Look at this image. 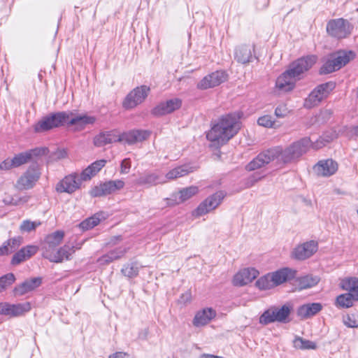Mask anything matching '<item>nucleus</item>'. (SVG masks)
Segmentation results:
<instances>
[{
	"mask_svg": "<svg viewBox=\"0 0 358 358\" xmlns=\"http://www.w3.org/2000/svg\"><path fill=\"white\" fill-rule=\"evenodd\" d=\"M310 147V139L303 138L283 148L276 146L259 153L246 166L247 170L254 171L276 160L278 164H287L297 161Z\"/></svg>",
	"mask_w": 358,
	"mask_h": 358,
	"instance_id": "obj_1",
	"label": "nucleus"
},
{
	"mask_svg": "<svg viewBox=\"0 0 358 358\" xmlns=\"http://www.w3.org/2000/svg\"><path fill=\"white\" fill-rule=\"evenodd\" d=\"M241 127L240 117L236 114L222 116L206 134L211 146L218 148L236 135Z\"/></svg>",
	"mask_w": 358,
	"mask_h": 358,
	"instance_id": "obj_2",
	"label": "nucleus"
},
{
	"mask_svg": "<svg viewBox=\"0 0 358 358\" xmlns=\"http://www.w3.org/2000/svg\"><path fill=\"white\" fill-rule=\"evenodd\" d=\"M292 310V306L285 303L281 307L271 306L265 310L259 317V323L267 325L275 322L285 323Z\"/></svg>",
	"mask_w": 358,
	"mask_h": 358,
	"instance_id": "obj_3",
	"label": "nucleus"
},
{
	"mask_svg": "<svg viewBox=\"0 0 358 358\" xmlns=\"http://www.w3.org/2000/svg\"><path fill=\"white\" fill-rule=\"evenodd\" d=\"M73 114L67 112L51 113L43 117L34 125L36 132H44L59 127L67 122Z\"/></svg>",
	"mask_w": 358,
	"mask_h": 358,
	"instance_id": "obj_4",
	"label": "nucleus"
},
{
	"mask_svg": "<svg viewBox=\"0 0 358 358\" xmlns=\"http://www.w3.org/2000/svg\"><path fill=\"white\" fill-rule=\"evenodd\" d=\"M334 87V84L331 83H326L317 86L304 100V108L310 109L317 106L328 96Z\"/></svg>",
	"mask_w": 358,
	"mask_h": 358,
	"instance_id": "obj_5",
	"label": "nucleus"
},
{
	"mask_svg": "<svg viewBox=\"0 0 358 358\" xmlns=\"http://www.w3.org/2000/svg\"><path fill=\"white\" fill-rule=\"evenodd\" d=\"M317 61L315 55H308L306 57H301L296 61L291 63L287 70L292 76V78L296 80H301L303 74L310 69Z\"/></svg>",
	"mask_w": 358,
	"mask_h": 358,
	"instance_id": "obj_6",
	"label": "nucleus"
},
{
	"mask_svg": "<svg viewBox=\"0 0 358 358\" xmlns=\"http://www.w3.org/2000/svg\"><path fill=\"white\" fill-rule=\"evenodd\" d=\"M41 171L37 164H33L17 180L15 187L20 190L31 189L38 180Z\"/></svg>",
	"mask_w": 358,
	"mask_h": 358,
	"instance_id": "obj_7",
	"label": "nucleus"
},
{
	"mask_svg": "<svg viewBox=\"0 0 358 358\" xmlns=\"http://www.w3.org/2000/svg\"><path fill=\"white\" fill-rule=\"evenodd\" d=\"M150 92V87L141 85L132 90L125 97L123 101V107L126 109H131L142 103Z\"/></svg>",
	"mask_w": 358,
	"mask_h": 358,
	"instance_id": "obj_8",
	"label": "nucleus"
},
{
	"mask_svg": "<svg viewBox=\"0 0 358 358\" xmlns=\"http://www.w3.org/2000/svg\"><path fill=\"white\" fill-rule=\"evenodd\" d=\"M226 194L224 192H217L206 198L193 212V215L200 217L215 209L222 202Z\"/></svg>",
	"mask_w": 358,
	"mask_h": 358,
	"instance_id": "obj_9",
	"label": "nucleus"
},
{
	"mask_svg": "<svg viewBox=\"0 0 358 358\" xmlns=\"http://www.w3.org/2000/svg\"><path fill=\"white\" fill-rule=\"evenodd\" d=\"M327 31L333 37L343 38L350 34L351 27L350 23L343 18L335 19L327 23Z\"/></svg>",
	"mask_w": 358,
	"mask_h": 358,
	"instance_id": "obj_10",
	"label": "nucleus"
},
{
	"mask_svg": "<svg viewBox=\"0 0 358 358\" xmlns=\"http://www.w3.org/2000/svg\"><path fill=\"white\" fill-rule=\"evenodd\" d=\"M124 182L122 180H110L92 188L90 192L92 197H100L113 194L122 189Z\"/></svg>",
	"mask_w": 358,
	"mask_h": 358,
	"instance_id": "obj_11",
	"label": "nucleus"
},
{
	"mask_svg": "<svg viewBox=\"0 0 358 358\" xmlns=\"http://www.w3.org/2000/svg\"><path fill=\"white\" fill-rule=\"evenodd\" d=\"M228 75L224 71H216L207 76L198 83L197 88L207 90L220 85L227 80Z\"/></svg>",
	"mask_w": 358,
	"mask_h": 358,
	"instance_id": "obj_12",
	"label": "nucleus"
},
{
	"mask_svg": "<svg viewBox=\"0 0 358 358\" xmlns=\"http://www.w3.org/2000/svg\"><path fill=\"white\" fill-rule=\"evenodd\" d=\"M74 252L73 247L65 245L60 248L55 250H44L43 256L52 262L60 263L64 260H69L71 255Z\"/></svg>",
	"mask_w": 358,
	"mask_h": 358,
	"instance_id": "obj_13",
	"label": "nucleus"
},
{
	"mask_svg": "<svg viewBox=\"0 0 358 358\" xmlns=\"http://www.w3.org/2000/svg\"><path fill=\"white\" fill-rule=\"evenodd\" d=\"M318 249L317 242L307 241L297 245L292 252V257L298 260H304L313 256Z\"/></svg>",
	"mask_w": 358,
	"mask_h": 358,
	"instance_id": "obj_14",
	"label": "nucleus"
},
{
	"mask_svg": "<svg viewBox=\"0 0 358 358\" xmlns=\"http://www.w3.org/2000/svg\"><path fill=\"white\" fill-rule=\"evenodd\" d=\"M80 185V179L76 175L66 176L56 185V191L59 193L66 192L71 194L79 189Z\"/></svg>",
	"mask_w": 358,
	"mask_h": 358,
	"instance_id": "obj_15",
	"label": "nucleus"
},
{
	"mask_svg": "<svg viewBox=\"0 0 358 358\" xmlns=\"http://www.w3.org/2000/svg\"><path fill=\"white\" fill-rule=\"evenodd\" d=\"M136 184L150 187L157 185L166 183L164 176L157 172H145L141 174L136 180Z\"/></svg>",
	"mask_w": 358,
	"mask_h": 358,
	"instance_id": "obj_16",
	"label": "nucleus"
},
{
	"mask_svg": "<svg viewBox=\"0 0 358 358\" xmlns=\"http://www.w3.org/2000/svg\"><path fill=\"white\" fill-rule=\"evenodd\" d=\"M337 170L338 164L332 159L321 160L313 166V171L318 176L329 177Z\"/></svg>",
	"mask_w": 358,
	"mask_h": 358,
	"instance_id": "obj_17",
	"label": "nucleus"
},
{
	"mask_svg": "<svg viewBox=\"0 0 358 358\" xmlns=\"http://www.w3.org/2000/svg\"><path fill=\"white\" fill-rule=\"evenodd\" d=\"M198 192V187L196 186H190L183 188L179 191L178 194H173L171 198L166 199L167 204L174 206L185 202Z\"/></svg>",
	"mask_w": 358,
	"mask_h": 358,
	"instance_id": "obj_18",
	"label": "nucleus"
},
{
	"mask_svg": "<svg viewBox=\"0 0 358 358\" xmlns=\"http://www.w3.org/2000/svg\"><path fill=\"white\" fill-rule=\"evenodd\" d=\"M259 275V271L254 268H247L238 272L233 278V284L236 286L247 285L255 280Z\"/></svg>",
	"mask_w": 358,
	"mask_h": 358,
	"instance_id": "obj_19",
	"label": "nucleus"
},
{
	"mask_svg": "<svg viewBox=\"0 0 358 358\" xmlns=\"http://www.w3.org/2000/svg\"><path fill=\"white\" fill-rule=\"evenodd\" d=\"M254 52V45H241L236 48L234 58L238 63L245 64L252 62L253 58H256L253 56Z\"/></svg>",
	"mask_w": 358,
	"mask_h": 358,
	"instance_id": "obj_20",
	"label": "nucleus"
},
{
	"mask_svg": "<svg viewBox=\"0 0 358 358\" xmlns=\"http://www.w3.org/2000/svg\"><path fill=\"white\" fill-rule=\"evenodd\" d=\"M150 136V132L145 130H131L128 132L118 134L119 142H125L134 144L145 140Z\"/></svg>",
	"mask_w": 358,
	"mask_h": 358,
	"instance_id": "obj_21",
	"label": "nucleus"
},
{
	"mask_svg": "<svg viewBox=\"0 0 358 358\" xmlns=\"http://www.w3.org/2000/svg\"><path fill=\"white\" fill-rule=\"evenodd\" d=\"M129 248L119 247L115 249L110 250L105 255H103L97 259V262L100 265H107L114 261L118 260L122 258L125 254L128 252Z\"/></svg>",
	"mask_w": 358,
	"mask_h": 358,
	"instance_id": "obj_22",
	"label": "nucleus"
},
{
	"mask_svg": "<svg viewBox=\"0 0 358 358\" xmlns=\"http://www.w3.org/2000/svg\"><path fill=\"white\" fill-rule=\"evenodd\" d=\"M41 283L42 279L39 277L27 279L20 285L16 286L13 292L17 296H22L34 291L38 287Z\"/></svg>",
	"mask_w": 358,
	"mask_h": 358,
	"instance_id": "obj_23",
	"label": "nucleus"
},
{
	"mask_svg": "<svg viewBox=\"0 0 358 358\" xmlns=\"http://www.w3.org/2000/svg\"><path fill=\"white\" fill-rule=\"evenodd\" d=\"M322 309L320 303H308L300 306L296 310V315L300 319L305 320L318 313Z\"/></svg>",
	"mask_w": 358,
	"mask_h": 358,
	"instance_id": "obj_24",
	"label": "nucleus"
},
{
	"mask_svg": "<svg viewBox=\"0 0 358 358\" xmlns=\"http://www.w3.org/2000/svg\"><path fill=\"white\" fill-rule=\"evenodd\" d=\"M38 251V247L36 245H27L17 252L11 259L13 265H18L20 263L29 259L34 255Z\"/></svg>",
	"mask_w": 358,
	"mask_h": 358,
	"instance_id": "obj_25",
	"label": "nucleus"
},
{
	"mask_svg": "<svg viewBox=\"0 0 358 358\" xmlns=\"http://www.w3.org/2000/svg\"><path fill=\"white\" fill-rule=\"evenodd\" d=\"M296 81V78H292V76L285 71L278 78L275 85L282 92H289L294 88Z\"/></svg>",
	"mask_w": 358,
	"mask_h": 358,
	"instance_id": "obj_26",
	"label": "nucleus"
},
{
	"mask_svg": "<svg viewBox=\"0 0 358 358\" xmlns=\"http://www.w3.org/2000/svg\"><path fill=\"white\" fill-rule=\"evenodd\" d=\"M270 275L272 278L275 287H276L293 278L295 275V271L288 268H284L275 272L270 273Z\"/></svg>",
	"mask_w": 358,
	"mask_h": 358,
	"instance_id": "obj_27",
	"label": "nucleus"
},
{
	"mask_svg": "<svg viewBox=\"0 0 358 358\" xmlns=\"http://www.w3.org/2000/svg\"><path fill=\"white\" fill-rule=\"evenodd\" d=\"M46 148L41 149H35L32 150L29 152L20 153L14 157L13 159V163L15 167L20 166L27 162H28L32 156H38L41 155H43L45 153Z\"/></svg>",
	"mask_w": 358,
	"mask_h": 358,
	"instance_id": "obj_28",
	"label": "nucleus"
},
{
	"mask_svg": "<svg viewBox=\"0 0 358 358\" xmlns=\"http://www.w3.org/2000/svg\"><path fill=\"white\" fill-rule=\"evenodd\" d=\"M216 315L215 311L212 308H204L199 311L193 320V324L196 327L204 326L214 318Z\"/></svg>",
	"mask_w": 358,
	"mask_h": 358,
	"instance_id": "obj_29",
	"label": "nucleus"
},
{
	"mask_svg": "<svg viewBox=\"0 0 358 358\" xmlns=\"http://www.w3.org/2000/svg\"><path fill=\"white\" fill-rule=\"evenodd\" d=\"M119 139L118 134L115 131H106L96 136L94 139V143L96 146L101 147L109 143L119 142Z\"/></svg>",
	"mask_w": 358,
	"mask_h": 358,
	"instance_id": "obj_30",
	"label": "nucleus"
},
{
	"mask_svg": "<svg viewBox=\"0 0 358 358\" xmlns=\"http://www.w3.org/2000/svg\"><path fill=\"white\" fill-rule=\"evenodd\" d=\"M104 159L97 160L86 168L80 175L82 180H87L95 176L106 164Z\"/></svg>",
	"mask_w": 358,
	"mask_h": 358,
	"instance_id": "obj_31",
	"label": "nucleus"
},
{
	"mask_svg": "<svg viewBox=\"0 0 358 358\" xmlns=\"http://www.w3.org/2000/svg\"><path fill=\"white\" fill-rule=\"evenodd\" d=\"M192 171L193 168L192 166L182 165L170 170L165 176H164V178L166 180L167 182L169 180H173L178 178L183 177Z\"/></svg>",
	"mask_w": 358,
	"mask_h": 358,
	"instance_id": "obj_32",
	"label": "nucleus"
},
{
	"mask_svg": "<svg viewBox=\"0 0 358 358\" xmlns=\"http://www.w3.org/2000/svg\"><path fill=\"white\" fill-rule=\"evenodd\" d=\"M64 236V233L62 231H57L46 236L45 241V245L43 246V251L55 249L62 241Z\"/></svg>",
	"mask_w": 358,
	"mask_h": 358,
	"instance_id": "obj_33",
	"label": "nucleus"
},
{
	"mask_svg": "<svg viewBox=\"0 0 358 358\" xmlns=\"http://www.w3.org/2000/svg\"><path fill=\"white\" fill-rule=\"evenodd\" d=\"M332 55L341 69L355 58V53L352 50H340L333 52Z\"/></svg>",
	"mask_w": 358,
	"mask_h": 358,
	"instance_id": "obj_34",
	"label": "nucleus"
},
{
	"mask_svg": "<svg viewBox=\"0 0 358 358\" xmlns=\"http://www.w3.org/2000/svg\"><path fill=\"white\" fill-rule=\"evenodd\" d=\"M22 242L21 236H17L5 241L1 247H0V256L8 255L13 252L17 248Z\"/></svg>",
	"mask_w": 358,
	"mask_h": 358,
	"instance_id": "obj_35",
	"label": "nucleus"
},
{
	"mask_svg": "<svg viewBox=\"0 0 358 358\" xmlns=\"http://www.w3.org/2000/svg\"><path fill=\"white\" fill-rule=\"evenodd\" d=\"M95 117L92 116H88L87 115H76L71 119H69L67 121L70 125H76L78 129H82L87 124H94L95 122Z\"/></svg>",
	"mask_w": 358,
	"mask_h": 358,
	"instance_id": "obj_36",
	"label": "nucleus"
},
{
	"mask_svg": "<svg viewBox=\"0 0 358 358\" xmlns=\"http://www.w3.org/2000/svg\"><path fill=\"white\" fill-rule=\"evenodd\" d=\"M354 301H355L354 296L350 292H348L338 295L336 297L335 305L338 308H348L352 306Z\"/></svg>",
	"mask_w": 358,
	"mask_h": 358,
	"instance_id": "obj_37",
	"label": "nucleus"
},
{
	"mask_svg": "<svg viewBox=\"0 0 358 358\" xmlns=\"http://www.w3.org/2000/svg\"><path fill=\"white\" fill-rule=\"evenodd\" d=\"M341 68L338 64L334 60V57L331 54L322 66L320 69V74H328L339 70Z\"/></svg>",
	"mask_w": 358,
	"mask_h": 358,
	"instance_id": "obj_38",
	"label": "nucleus"
},
{
	"mask_svg": "<svg viewBox=\"0 0 358 358\" xmlns=\"http://www.w3.org/2000/svg\"><path fill=\"white\" fill-rule=\"evenodd\" d=\"M341 287L343 289L350 292L355 301H358V278H350L343 280Z\"/></svg>",
	"mask_w": 358,
	"mask_h": 358,
	"instance_id": "obj_39",
	"label": "nucleus"
},
{
	"mask_svg": "<svg viewBox=\"0 0 358 358\" xmlns=\"http://www.w3.org/2000/svg\"><path fill=\"white\" fill-rule=\"evenodd\" d=\"M31 305L29 302L17 304H10L9 316L16 317L23 315L24 313L29 311Z\"/></svg>",
	"mask_w": 358,
	"mask_h": 358,
	"instance_id": "obj_40",
	"label": "nucleus"
},
{
	"mask_svg": "<svg viewBox=\"0 0 358 358\" xmlns=\"http://www.w3.org/2000/svg\"><path fill=\"white\" fill-rule=\"evenodd\" d=\"M320 281L317 276L308 275L301 277L299 280V285L301 289L310 288L316 285Z\"/></svg>",
	"mask_w": 358,
	"mask_h": 358,
	"instance_id": "obj_41",
	"label": "nucleus"
},
{
	"mask_svg": "<svg viewBox=\"0 0 358 358\" xmlns=\"http://www.w3.org/2000/svg\"><path fill=\"white\" fill-rule=\"evenodd\" d=\"M294 347L300 350H315L317 348L315 343L303 339L301 337H296L293 341Z\"/></svg>",
	"mask_w": 358,
	"mask_h": 358,
	"instance_id": "obj_42",
	"label": "nucleus"
},
{
	"mask_svg": "<svg viewBox=\"0 0 358 358\" xmlns=\"http://www.w3.org/2000/svg\"><path fill=\"white\" fill-rule=\"evenodd\" d=\"M255 285L261 290L270 289L275 287L270 273L259 278L256 281Z\"/></svg>",
	"mask_w": 358,
	"mask_h": 358,
	"instance_id": "obj_43",
	"label": "nucleus"
},
{
	"mask_svg": "<svg viewBox=\"0 0 358 358\" xmlns=\"http://www.w3.org/2000/svg\"><path fill=\"white\" fill-rule=\"evenodd\" d=\"M101 221L100 215L95 214L79 224V227L83 231H87L98 225Z\"/></svg>",
	"mask_w": 358,
	"mask_h": 358,
	"instance_id": "obj_44",
	"label": "nucleus"
},
{
	"mask_svg": "<svg viewBox=\"0 0 358 358\" xmlns=\"http://www.w3.org/2000/svg\"><path fill=\"white\" fill-rule=\"evenodd\" d=\"M122 273L129 278H134L138 274V266L137 262L126 264L123 266Z\"/></svg>",
	"mask_w": 358,
	"mask_h": 358,
	"instance_id": "obj_45",
	"label": "nucleus"
},
{
	"mask_svg": "<svg viewBox=\"0 0 358 358\" xmlns=\"http://www.w3.org/2000/svg\"><path fill=\"white\" fill-rule=\"evenodd\" d=\"M337 137L335 132H331L330 136H323L317 140L314 143H310V145L315 150L320 149L324 146L326 143L331 142Z\"/></svg>",
	"mask_w": 358,
	"mask_h": 358,
	"instance_id": "obj_46",
	"label": "nucleus"
},
{
	"mask_svg": "<svg viewBox=\"0 0 358 358\" xmlns=\"http://www.w3.org/2000/svg\"><path fill=\"white\" fill-rule=\"evenodd\" d=\"M41 224L40 221H31L29 220H24L20 226V230L21 232H31L34 231Z\"/></svg>",
	"mask_w": 358,
	"mask_h": 358,
	"instance_id": "obj_47",
	"label": "nucleus"
},
{
	"mask_svg": "<svg viewBox=\"0 0 358 358\" xmlns=\"http://www.w3.org/2000/svg\"><path fill=\"white\" fill-rule=\"evenodd\" d=\"M15 280L13 273H9L0 278V293L11 285Z\"/></svg>",
	"mask_w": 358,
	"mask_h": 358,
	"instance_id": "obj_48",
	"label": "nucleus"
},
{
	"mask_svg": "<svg viewBox=\"0 0 358 358\" xmlns=\"http://www.w3.org/2000/svg\"><path fill=\"white\" fill-rule=\"evenodd\" d=\"M168 110L169 109L166 108L164 102H162L152 110L151 113L154 116L159 117L171 113V112Z\"/></svg>",
	"mask_w": 358,
	"mask_h": 358,
	"instance_id": "obj_49",
	"label": "nucleus"
},
{
	"mask_svg": "<svg viewBox=\"0 0 358 358\" xmlns=\"http://www.w3.org/2000/svg\"><path fill=\"white\" fill-rule=\"evenodd\" d=\"M168 110L169 109L166 108L164 102H162L152 110L151 113L154 116L159 117L171 113V112Z\"/></svg>",
	"mask_w": 358,
	"mask_h": 358,
	"instance_id": "obj_50",
	"label": "nucleus"
},
{
	"mask_svg": "<svg viewBox=\"0 0 358 358\" xmlns=\"http://www.w3.org/2000/svg\"><path fill=\"white\" fill-rule=\"evenodd\" d=\"M343 323L345 326L351 328L358 327V318L355 315H347L343 317Z\"/></svg>",
	"mask_w": 358,
	"mask_h": 358,
	"instance_id": "obj_51",
	"label": "nucleus"
},
{
	"mask_svg": "<svg viewBox=\"0 0 358 358\" xmlns=\"http://www.w3.org/2000/svg\"><path fill=\"white\" fill-rule=\"evenodd\" d=\"M171 113L180 108L182 101L179 99H172L164 102Z\"/></svg>",
	"mask_w": 358,
	"mask_h": 358,
	"instance_id": "obj_52",
	"label": "nucleus"
},
{
	"mask_svg": "<svg viewBox=\"0 0 358 358\" xmlns=\"http://www.w3.org/2000/svg\"><path fill=\"white\" fill-rule=\"evenodd\" d=\"M257 123L259 125L264 127H272L274 124V121L271 115H267L260 117L257 120Z\"/></svg>",
	"mask_w": 358,
	"mask_h": 358,
	"instance_id": "obj_53",
	"label": "nucleus"
},
{
	"mask_svg": "<svg viewBox=\"0 0 358 358\" xmlns=\"http://www.w3.org/2000/svg\"><path fill=\"white\" fill-rule=\"evenodd\" d=\"M288 113L289 110L285 104L278 105L275 110V115L279 118L285 117Z\"/></svg>",
	"mask_w": 358,
	"mask_h": 358,
	"instance_id": "obj_54",
	"label": "nucleus"
},
{
	"mask_svg": "<svg viewBox=\"0 0 358 358\" xmlns=\"http://www.w3.org/2000/svg\"><path fill=\"white\" fill-rule=\"evenodd\" d=\"M131 169V161L129 159L127 158L122 161L120 166V171L122 173H129Z\"/></svg>",
	"mask_w": 358,
	"mask_h": 358,
	"instance_id": "obj_55",
	"label": "nucleus"
},
{
	"mask_svg": "<svg viewBox=\"0 0 358 358\" xmlns=\"http://www.w3.org/2000/svg\"><path fill=\"white\" fill-rule=\"evenodd\" d=\"M15 167L13 163V159H6L1 163H0V169L3 171H8L10 169Z\"/></svg>",
	"mask_w": 358,
	"mask_h": 358,
	"instance_id": "obj_56",
	"label": "nucleus"
},
{
	"mask_svg": "<svg viewBox=\"0 0 358 358\" xmlns=\"http://www.w3.org/2000/svg\"><path fill=\"white\" fill-rule=\"evenodd\" d=\"M192 300V294L190 292H186L185 293L182 294L180 299H178V301L180 303L186 304L187 303H189Z\"/></svg>",
	"mask_w": 358,
	"mask_h": 358,
	"instance_id": "obj_57",
	"label": "nucleus"
},
{
	"mask_svg": "<svg viewBox=\"0 0 358 358\" xmlns=\"http://www.w3.org/2000/svg\"><path fill=\"white\" fill-rule=\"evenodd\" d=\"M9 307H10V303H0V315L9 316V310H8Z\"/></svg>",
	"mask_w": 358,
	"mask_h": 358,
	"instance_id": "obj_58",
	"label": "nucleus"
},
{
	"mask_svg": "<svg viewBox=\"0 0 358 358\" xmlns=\"http://www.w3.org/2000/svg\"><path fill=\"white\" fill-rule=\"evenodd\" d=\"M109 358H131L129 355L122 352H117L109 356Z\"/></svg>",
	"mask_w": 358,
	"mask_h": 358,
	"instance_id": "obj_59",
	"label": "nucleus"
},
{
	"mask_svg": "<svg viewBox=\"0 0 358 358\" xmlns=\"http://www.w3.org/2000/svg\"><path fill=\"white\" fill-rule=\"evenodd\" d=\"M348 135L350 137L358 136V126H355L349 129Z\"/></svg>",
	"mask_w": 358,
	"mask_h": 358,
	"instance_id": "obj_60",
	"label": "nucleus"
},
{
	"mask_svg": "<svg viewBox=\"0 0 358 358\" xmlns=\"http://www.w3.org/2000/svg\"><path fill=\"white\" fill-rule=\"evenodd\" d=\"M121 240H122V237L120 236H113L110 238V241L107 243V245H114L117 244Z\"/></svg>",
	"mask_w": 358,
	"mask_h": 358,
	"instance_id": "obj_61",
	"label": "nucleus"
},
{
	"mask_svg": "<svg viewBox=\"0 0 358 358\" xmlns=\"http://www.w3.org/2000/svg\"><path fill=\"white\" fill-rule=\"evenodd\" d=\"M13 199L11 198H8V199H3V203L6 205H9V204H11L13 202Z\"/></svg>",
	"mask_w": 358,
	"mask_h": 358,
	"instance_id": "obj_62",
	"label": "nucleus"
},
{
	"mask_svg": "<svg viewBox=\"0 0 358 358\" xmlns=\"http://www.w3.org/2000/svg\"><path fill=\"white\" fill-rule=\"evenodd\" d=\"M322 113L327 115H330L331 114V112L330 110H325Z\"/></svg>",
	"mask_w": 358,
	"mask_h": 358,
	"instance_id": "obj_63",
	"label": "nucleus"
},
{
	"mask_svg": "<svg viewBox=\"0 0 358 358\" xmlns=\"http://www.w3.org/2000/svg\"><path fill=\"white\" fill-rule=\"evenodd\" d=\"M336 193L338 194H343V192H336Z\"/></svg>",
	"mask_w": 358,
	"mask_h": 358,
	"instance_id": "obj_64",
	"label": "nucleus"
}]
</instances>
